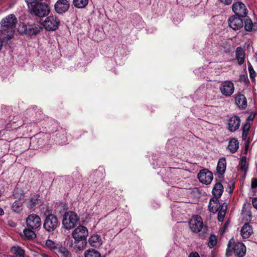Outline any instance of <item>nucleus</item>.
<instances>
[{
    "instance_id": "13d9d810",
    "label": "nucleus",
    "mask_w": 257,
    "mask_h": 257,
    "mask_svg": "<svg viewBox=\"0 0 257 257\" xmlns=\"http://www.w3.org/2000/svg\"><path fill=\"white\" fill-rule=\"evenodd\" d=\"M31 111L30 110H27V113H30Z\"/></svg>"
},
{
    "instance_id": "e433bc0d",
    "label": "nucleus",
    "mask_w": 257,
    "mask_h": 257,
    "mask_svg": "<svg viewBox=\"0 0 257 257\" xmlns=\"http://www.w3.org/2000/svg\"><path fill=\"white\" fill-rule=\"evenodd\" d=\"M15 254L17 257H24L25 251L20 246H17L15 250Z\"/></svg>"
},
{
    "instance_id": "864d4df0",
    "label": "nucleus",
    "mask_w": 257,
    "mask_h": 257,
    "mask_svg": "<svg viewBox=\"0 0 257 257\" xmlns=\"http://www.w3.org/2000/svg\"><path fill=\"white\" fill-rule=\"evenodd\" d=\"M4 214V211L0 207V215H3Z\"/></svg>"
},
{
    "instance_id": "4d7b16f0",
    "label": "nucleus",
    "mask_w": 257,
    "mask_h": 257,
    "mask_svg": "<svg viewBox=\"0 0 257 257\" xmlns=\"http://www.w3.org/2000/svg\"><path fill=\"white\" fill-rule=\"evenodd\" d=\"M242 77H243V78H241L242 80H243V81H245L246 78V77L245 75H243L242 76Z\"/></svg>"
},
{
    "instance_id": "ea45409f",
    "label": "nucleus",
    "mask_w": 257,
    "mask_h": 257,
    "mask_svg": "<svg viewBox=\"0 0 257 257\" xmlns=\"http://www.w3.org/2000/svg\"><path fill=\"white\" fill-rule=\"evenodd\" d=\"M250 129V124L248 122H246L242 128V132L248 133Z\"/></svg>"
},
{
    "instance_id": "4be33fe9",
    "label": "nucleus",
    "mask_w": 257,
    "mask_h": 257,
    "mask_svg": "<svg viewBox=\"0 0 257 257\" xmlns=\"http://www.w3.org/2000/svg\"><path fill=\"white\" fill-rule=\"evenodd\" d=\"M219 198L212 197L209 202L208 209L210 212L215 213L219 211L220 207Z\"/></svg>"
},
{
    "instance_id": "bb28decb",
    "label": "nucleus",
    "mask_w": 257,
    "mask_h": 257,
    "mask_svg": "<svg viewBox=\"0 0 257 257\" xmlns=\"http://www.w3.org/2000/svg\"><path fill=\"white\" fill-rule=\"evenodd\" d=\"M33 230V229L29 228L24 229V236L25 239L32 240L36 237V234Z\"/></svg>"
},
{
    "instance_id": "423d86ee",
    "label": "nucleus",
    "mask_w": 257,
    "mask_h": 257,
    "mask_svg": "<svg viewBox=\"0 0 257 257\" xmlns=\"http://www.w3.org/2000/svg\"><path fill=\"white\" fill-rule=\"evenodd\" d=\"M59 225L60 222L57 216L51 213L46 215L43 227L47 232L53 233Z\"/></svg>"
},
{
    "instance_id": "2f4dec72",
    "label": "nucleus",
    "mask_w": 257,
    "mask_h": 257,
    "mask_svg": "<svg viewBox=\"0 0 257 257\" xmlns=\"http://www.w3.org/2000/svg\"><path fill=\"white\" fill-rule=\"evenodd\" d=\"M88 3V0H73V4L75 8L81 9L85 8Z\"/></svg>"
},
{
    "instance_id": "3c124183",
    "label": "nucleus",
    "mask_w": 257,
    "mask_h": 257,
    "mask_svg": "<svg viewBox=\"0 0 257 257\" xmlns=\"http://www.w3.org/2000/svg\"><path fill=\"white\" fill-rule=\"evenodd\" d=\"M252 27H253L252 30L257 31V23L254 22L253 23Z\"/></svg>"
},
{
    "instance_id": "6e6d98bb",
    "label": "nucleus",
    "mask_w": 257,
    "mask_h": 257,
    "mask_svg": "<svg viewBox=\"0 0 257 257\" xmlns=\"http://www.w3.org/2000/svg\"><path fill=\"white\" fill-rule=\"evenodd\" d=\"M227 225H228V222L226 221L223 225V228H225L227 226Z\"/></svg>"
},
{
    "instance_id": "f8f14e48",
    "label": "nucleus",
    "mask_w": 257,
    "mask_h": 257,
    "mask_svg": "<svg viewBox=\"0 0 257 257\" xmlns=\"http://www.w3.org/2000/svg\"><path fill=\"white\" fill-rule=\"evenodd\" d=\"M219 90L223 95L229 97L234 93V84L230 80L222 81L219 86Z\"/></svg>"
},
{
    "instance_id": "de8ad7c7",
    "label": "nucleus",
    "mask_w": 257,
    "mask_h": 257,
    "mask_svg": "<svg viewBox=\"0 0 257 257\" xmlns=\"http://www.w3.org/2000/svg\"><path fill=\"white\" fill-rule=\"evenodd\" d=\"M43 0H26L28 5V4H31V3L32 2H36V3H42L41 2Z\"/></svg>"
},
{
    "instance_id": "9b49d317",
    "label": "nucleus",
    "mask_w": 257,
    "mask_h": 257,
    "mask_svg": "<svg viewBox=\"0 0 257 257\" xmlns=\"http://www.w3.org/2000/svg\"><path fill=\"white\" fill-rule=\"evenodd\" d=\"M28 228L37 229L40 228L42 225L40 217L36 214H31L28 215L26 220Z\"/></svg>"
},
{
    "instance_id": "58836bf2",
    "label": "nucleus",
    "mask_w": 257,
    "mask_h": 257,
    "mask_svg": "<svg viewBox=\"0 0 257 257\" xmlns=\"http://www.w3.org/2000/svg\"><path fill=\"white\" fill-rule=\"evenodd\" d=\"M218 216H217L218 220L219 222H222L224 220L225 213L219 211H218Z\"/></svg>"
},
{
    "instance_id": "dca6fc26",
    "label": "nucleus",
    "mask_w": 257,
    "mask_h": 257,
    "mask_svg": "<svg viewBox=\"0 0 257 257\" xmlns=\"http://www.w3.org/2000/svg\"><path fill=\"white\" fill-rule=\"evenodd\" d=\"M52 137L56 143L63 144L67 141V132L65 128L60 127L53 133Z\"/></svg>"
},
{
    "instance_id": "9d476101",
    "label": "nucleus",
    "mask_w": 257,
    "mask_h": 257,
    "mask_svg": "<svg viewBox=\"0 0 257 257\" xmlns=\"http://www.w3.org/2000/svg\"><path fill=\"white\" fill-rule=\"evenodd\" d=\"M14 196L15 198H19V200L15 201L13 203L11 208L13 211L19 213L23 210L22 202L21 200L24 199L25 195L22 190L17 188L14 190Z\"/></svg>"
},
{
    "instance_id": "603ef678",
    "label": "nucleus",
    "mask_w": 257,
    "mask_h": 257,
    "mask_svg": "<svg viewBox=\"0 0 257 257\" xmlns=\"http://www.w3.org/2000/svg\"><path fill=\"white\" fill-rule=\"evenodd\" d=\"M3 46V42L1 38H0V50L2 49Z\"/></svg>"
},
{
    "instance_id": "6e6552de",
    "label": "nucleus",
    "mask_w": 257,
    "mask_h": 257,
    "mask_svg": "<svg viewBox=\"0 0 257 257\" xmlns=\"http://www.w3.org/2000/svg\"><path fill=\"white\" fill-rule=\"evenodd\" d=\"M40 28L36 25H26L24 23L19 25L18 31L22 35L32 37L40 32Z\"/></svg>"
},
{
    "instance_id": "5fc2aeb1",
    "label": "nucleus",
    "mask_w": 257,
    "mask_h": 257,
    "mask_svg": "<svg viewBox=\"0 0 257 257\" xmlns=\"http://www.w3.org/2000/svg\"><path fill=\"white\" fill-rule=\"evenodd\" d=\"M254 118V115H253L252 116H251V115H250L249 117H248V119L249 120H253V119Z\"/></svg>"
},
{
    "instance_id": "f3484780",
    "label": "nucleus",
    "mask_w": 257,
    "mask_h": 257,
    "mask_svg": "<svg viewBox=\"0 0 257 257\" xmlns=\"http://www.w3.org/2000/svg\"><path fill=\"white\" fill-rule=\"evenodd\" d=\"M70 7L69 3L67 0H58L54 5L55 12L58 14L66 13Z\"/></svg>"
},
{
    "instance_id": "79ce46f5",
    "label": "nucleus",
    "mask_w": 257,
    "mask_h": 257,
    "mask_svg": "<svg viewBox=\"0 0 257 257\" xmlns=\"http://www.w3.org/2000/svg\"><path fill=\"white\" fill-rule=\"evenodd\" d=\"M227 207V205L225 203H224L223 204H222L221 206L220 205V207L219 209V211L222 212L226 213Z\"/></svg>"
},
{
    "instance_id": "cd10ccee",
    "label": "nucleus",
    "mask_w": 257,
    "mask_h": 257,
    "mask_svg": "<svg viewBox=\"0 0 257 257\" xmlns=\"http://www.w3.org/2000/svg\"><path fill=\"white\" fill-rule=\"evenodd\" d=\"M239 148V142L237 140L233 138L229 142L228 148L232 153L237 152Z\"/></svg>"
},
{
    "instance_id": "c85d7f7f",
    "label": "nucleus",
    "mask_w": 257,
    "mask_h": 257,
    "mask_svg": "<svg viewBox=\"0 0 257 257\" xmlns=\"http://www.w3.org/2000/svg\"><path fill=\"white\" fill-rule=\"evenodd\" d=\"M219 49L225 54H229L231 52V46L229 43L227 41L221 43L219 46Z\"/></svg>"
},
{
    "instance_id": "49530a36",
    "label": "nucleus",
    "mask_w": 257,
    "mask_h": 257,
    "mask_svg": "<svg viewBox=\"0 0 257 257\" xmlns=\"http://www.w3.org/2000/svg\"><path fill=\"white\" fill-rule=\"evenodd\" d=\"M249 140H247L246 141H245V153H246L247 150H248V147H249Z\"/></svg>"
},
{
    "instance_id": "a878e982",
    "label": "nucleus",
    "mask_w": 257,
    "mask_h": 257,
    "mask_svg": "<svg viewBox=\"0 0 257 257\" xmlns=\"http://www.w3.org/2000/svg\"><path fill=\"white\" fill-rule=\"evenodd\" d=\"M236 59L239 65H242L245 61V52L241 47H238L235 51Z\"/></svg>"
},
{
    "instance_id": "6ab92c4d",
    "label": "nucleus",
    "mask_w": 257,
    "mask_h": 257,
    "mask_svg": "<svg viewBox=\"0 0 257 257\" xmlns=\"http://www.w3.org/2000/svg\"><path fill=\"white\" fill-rule=\"evenodd\" d=\"M234 97L235 104L240 109L243 110L247 107V101L244 94L238 92L234 95Z\"/></svg>"
},
{
    "instance_id": "aec40b11",
    "label": "nucleus",
    "mask_w": 257,
    "mask_h": 257,
    "mask_svg": "<svg viewBox=\"0 0 257 257\" xmlns=\"http://www.w3.org/2000/svg\"><path fill=\"white\" fill-rule=\"evenodd\" d=\"M41 197L39 194L33 195L27 201V207L29 209L34 210L41 205Z\"/></svg>"
},
{
    "instance_id": "5701e85b",
    "label": "nucleus",
    "mask_w": 257,
    "mask_h": 257,
    "mask_svg": "<svg viewBox=\"0 0 257 257\" xmlns=\"http://www.w3.org/2000/svg\"><path fill=\"white\" fill-rule=\"evenodd\" d=\"M253 233L251 225L249 223H245L242 227L240 234L243 238H248Z\"/></svg>"
},
{
    "instance_id": "20e7f679",
    "label": "nucleus",
    "mask_w": 257,
    "mask_h": 257,
    "mask_svg": "<svg viewBox=\"0 0 257 257\" xmlns=\"http://www.w3.org/2000/svg\"><path fill=\"white\" fill-rule=\"evenodd\" d=\"M28 7L30 14L40 18L48 16L50 12L49 6L45 3L32 2Z\"/></svg>"
},
{
    "instance_id": "a211bd4d",
    "label": "nucleus",
    "mask_w": 257,
    "mask_h": 257,
    "mask_svg": "<svg viewBox=\"0 0 257 257\" xmlns=\"http://www.w3.org/2000/svg\"><path fill=\"white\" fill-rule=\"evenodd\" d=\"M226 159L224 157L219 159L216 167V172L218 178L219 179L220 181L224 178V174L226 171Z\"/></svg>"
},
{
    "instance_id": "8fccbe9b",
    "label": "nucleus",
    "mask_w": 257,
    "mask_h": 257,
    "mask_svg": "<svg viewBox=\"0 0 257 257\" xmlns=\"http://www.w3.org/2000/svg\"><path fill=\"white\" fill-rule=\"evenodd\" d=\"M248 133L242 132V139L243 141L246 140Z\"/></svg>"
},
{
    "instance_id": "b1692460",
    "label": "nucleus",
    "mask_w": 257,
    "mask_h": 257,
    "mask_svg": "<svg viewBox=\"0 0 257 257\" xmlns=\"http://www.w3.org/2000/svg\"><path fill=\"white\" fill-rule=\"evenodd\" d=\"M89 243L92 247L97 248L102 244V240L100 235L93 234L88 239Z\"/></svg>"
},
{
    "instance_id": "7ed1b4c3",
    "label": "nucleus",
    "mask_w": 257,
    "mask_h": 257,
    "mask_svg": "<svg viewBox=\"0 0 257 257\" xmlns=\"http://www.w3.org/2000/svg\"><path fill=\"white\" fill-rule=\"evenodd\" d=\"M246 250V246L243 243H235L234 239L231 238L228 242L225 255L227 257H230L233 252L237 257H243L245 255Z\"/></svg>"
},
{
    "instance_id": "473e14b6",
    "label": "nucleus",
    "mask_w": 257,
    "mask_h": 257,
    "mask_svg": "<svg viewBox=\"0 0 257 257\" xmlns=\"http://www.w3.org/2000/svg\"><path fill=\"white\" fill-rule=\"evenodd\" d=\"M248 69L249 74V77L251 79V81L253 82L255 81V77L256 76V72L253 69L251 64L249 62L248 63Z\"/></svg>"
},
{
    "instance_id": "412c9836",
    "label": "nucleus",
    "mask_w": 257,
    "mask_h": 257,
    "mask_svg": "<svg viewBox=\"0 0 257 257\" xmlns=\"http://www.w3.org/2000/svg\"><path fill=\"white\" fill-rule=\"evenodd\" d=\"M240 124V119L237 115H233L228 120V129L230 132H234L237 130Z\"/></svg>"
},
{
    "instance_id": "bf43d9fd",
    "label": "nucleus",
    "mask_w": 257,
    "mask_h": 257,
    "mask_svg": "<svg viewBox=\"0 0 257 257\" xmlns=\"http://www.w3.org/2000/svg\"><path fill=\"white\" fill-rule=\"evenodd\" d=\"M97 172H98V171H95V173H96V174H97Z\"/></svg>"
},
{
    "instance_id": "f704fd0d",
    "label": "nucleus",
    "mask_w": 257,
    "mask_h": 257,
    "mask_svg": "<svg viewBox=\"0 0 257 257\" xmlns=\"http://www.w3.org/2000/svg\"><path fill=\"white\" fill-rule=\"evenodd\" d=\"M217 243V237L215 235L212 234L210 235L208 242V246L212 248L215 246Z\"/></svg>"
},
{
    "instance_id": "f03ea898",
    "label": "nucleus",
    "mask_w": 257,
    "mask_h": 257,
    "mask_svg": "<svg viewBox=\"0 0 257 257\" xmlns=\"http://www.w3.org/2000/svg\"><path fill=\"white\" fill-rule=\"evenodd\" d=\"M72 237L74 239L75 248L79 250L84 249L87 244V237L88 235L87 228L83 225H79L72 232Z\"/></svg>"
},
{
    "instance_id": "a19ab883",
    "label": "nucleus",
    "mask_w": 257,
    "mask_h": 257,
    "mask_svg": "<svg viewBox=\"0 0 257 257\" xmlns=\"http://www.w3.org/2000/svg\"><path fill=\"white\" fill-rule=\"evenodd\" d=\"M251 186L252 189H256L257 188V178H253L251 179Z\"/></svg>"
},
{
    "instance_id": "c756f323",
    "label": "nucleus",
    "mask_w": 257,
    "mask_h": 257,
    "mask_svg": "<svg viewBox=\"0 0 257 257\" xmlns=\"http://www.w3.org/2000/svg\"><path fill=\"white\" fill-rule=\"evenodd\" d=\"M244 19L243 20V23L244 24V30L247 32H251L253 30L252 25L253 23L251 19L248 17L243 18Z\"/></svg>"
},
{
    "instance_id": "393cba45",
    "label": "nucleus",
    "mask_w": 257,
    "mask_h": 257,
    "mask_svg": "<svg viewBox=\"0 0 257 257\" xmlns=\"http://www.w3.org/2000/svg\"><path fill=\"white\" fill-rule=\"evenodd\" d=\"M223 192V186L220 182H216L212 189V194L214 198H219Z\"/></svg>"
},
{
    "instance_id": "39448f33",
    "label": "nucleus",
    "mask_w": 257,
    "mask_h": 257,
    "mask_svg": "<svg viewBox=\"0 0 257 257\" xmlns=\"http://www.w3.org/2000/svg\"><path fill=\"white\" fill-rule=\"evenodd\" d=\"M79 221L77 214L72 211H66L63 216L62 225L64 228L70 230L74 228Z\"/></svg>"
},
{
    "instance_id": "09e8293b",
    "label": "nucleus",
    "mask_w": 257,
    "mask_h": 257,
    "mask_svg": "<svg viewBox=\"0 0 257 257\" xmlns=\"http://www.w3.org/2000/svg\"><path fill=\"white\" fill-rule=\"evenodd\" d=\"M229 190L228 191V192L229 193H232L233 191V190L234 189V185L233 184L229 186Z\"/></svg>"
},
{
    "instance_id": "f257e3e1",
    "label": "nucleus",
    "mask_w": 257,
    "mask_h": 257,
    "mask_svg": "<svg viewBox=\"0 0 257 257\" xmlns=\"http://www.w3.org/2000/svg\"><path fill=\"white\" fill-rule=\"evenodd\" d=\"M17 22V19L14 14L9 15L2 19L1 25L3 29L1 31L4 35V40H10L14 37V29Z\"/></svg>"
},
{
    "instance_id": "37998d69",
    "label": "nucleus",
    "mask_w": 257,
    "mask_h": 257,
    "mask_svg": "<svg viewBox=\"0 0 257 257\" xmlns=\"http://www.w3.org/2000/svg\"><path fill=\"white\" fill-rule=\"evenodd\" d=\"M188 257H200V256L197 252L192 251L189 254Z\"/></svg>"
},
{
    "instance_id": "1a4fd4ad",
    "label": "nucleus",
    "mask_w": 257,
    "mask_h": 257,
    "mask_svg": "<svg viewBox=\"0 0 257 257\" xmlns=\"http://www.w3.org/2000/svg\"><path fill=\"white\" fill-rule=\"evenodd\" d=\"M60 24V20L56 16H50L46 18L43 26L47 31H54L58 29Z\"/></svg>"
},
{
    "instance_id": "2eb2a0df",
    "label": "nucleus",
    "mask_w": 257,
    "mask_h": 257,
    "mask_svg": "<svg viewBox=\"0 0 257 257\" xmlns=\"http://www.w3.org/2000/svg\"><path fill=\"white\" fill-rule=\"evenodd\" d=\"M198 179L199 181L204 184H210L213 178L212 173L207 169L201 170L197 175Z\"/></svg>"
},
{
    "instance_id": "0eeeda50",
    "label": "nucleus",
    "mask_w": 257,
    "mask_h": 257,
    "mask_svg": "<svg viewBox=\"0 0 257 257\" xmlns=\"http://www.w3.org/2000/svg\"><path fill=\"white\" fill-rule=\"evenodd\" d=\"M189 226L191 231L195 233H198L201 230L205 233L208 230L207 226H204L202 218L199 215L194 216L189 222Z\"/></svg>"
},
{
    "instance_id": "a18cd8bd",
    "label": "nucleus",
    "mask_w": 257,
    "mask_h": 257,
    "mask_svg": "<svg viewBox=\"0 0 257 257\" xmlns=\"http://www.w3.org/2000/svg\"><path fill=\"white\" fill-rule=\"evenodd\" d=\"M252 204L254 208L257 210V197H254L252 201Z\"/></svg>"
},
{
    "instance_id": "c9c22d12",
    "label": "nucleus",
    "mask_w": 257,
    "mask_h": 257,
    "mask_svg": "<svg viewBox=\"0 0 257 257\" xmlns=\"http://www.w3.org/2000/svg\"><path fill=\"white\" fill-rule=\"evenodd\" d=\"M246 158L245 156H243L240 162V169L242 171H246L247 167L246 166Z\"/></svg>"
},
{
    "instance_id": "4468645a",
    "label": "nucleus",
    "mask_w": 257,
    "mask_h": 257,
    "mask_svg": "<svg viewBox=\"0 0 257 257\" xmlns=\"http://www.w3.org/2000/svg\"><path fill=\"white\" fill-rule=\"evenodd\" d=\"M232 10L234 15L242 18L246 17L248 12L245 5L240 2L233 3L232 5Z\"/></svg>"
},
{
    "instance_id": "7c9ffc66",
    "label": "nucleus",
    "mask_w": 257,
    "mask_h": 257,
    "mask_svg": "<svg viewBox=\"0 0 257 257\" xmlns=\"http://www.w3.org/2000/svg\"><path fill=\"white\" fill-rule=\"evenodd\" d=\"M85 257H101L100 253L94 249H89L85 251Z\"/></svg>"
},
{
    "instance_id": "c03bdc74",
    "label": "nucleus",
    "mask_w": 257,
    "mask_h": 257,
    "mask_svg": "<svg viewBox=\"0 0 257 257\" xmlns=\"http://www.w3.org/2000/svg\"><path fill=\"white\" fill-rule=\"evenodd\" d=\"M220 2L225 5H229L232 3V0H219Z\"/></svg>"
},
{
    "instance_id": "ddd939ff",
    "label": "nucleus",
    "mask_w": 257,
    "mask_h": 257,
    "mask_svg": "<svg viewBox=\"0 0 257 257\" xmlns=\"http://www.w3.org/2000/svg\"><path fill=\"white\" fill-rule=\"evenodd\" d=\"M243 19L234 15L230 16L227 20L228 26L234 31L240 30L243 26Z\"/></svg>"
},
{
    "instance_id": "4c0bfd02",
    "label": "nucleus",
    "mask_w": 257,
    "mask_h": 257,
    "mask_svg": "<svg viewBox=\"0 0 257 257\" xmlns=\"http://www.w3.org/2000/svg\"><path fill=\"white\" fill-rule=\"evenodd\" d=\"M46 245L50 249H57V247L55 245V242L50 239H47L46 241Z\"/></svg>"
},
{
    "instance_id": "72a5a7b5",
    "label": "nucleus",
    "mask_w": 257,
    "mask_h": 257,
    "mask_svg": "<svg viewBox=\"0 0 257 257\" xmlns=\"http://www.w3.org/2000/svg\"><path fill=\"white\" fill-rule=\"evenodd\" d=\"M58 252L61 253L63 257H71L70 251L65 247L62 246L58 248Z\"/></svg>"
}]
</instances>
